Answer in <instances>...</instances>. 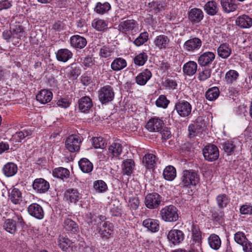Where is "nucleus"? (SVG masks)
<instances>
[{
    "label": "nucleus",
    "instance_id": "nucleus-1",
    "mask_svg": "<svg viewBox=\"0 0 252 252\" xmlns=\"http://www.w3.org/2000/svg\"><path fill=\"white\" fill-rule=\"evenodd\" d=\"M199 182L198 172L192 169L183 171L181 184L184 187L191 188L195 186Z\"/></svg>",
    "mask_w": 252,
    "mask_h": 252
},
{
    "label": "nucleus",
    "instance_id": "nucleus-2",
    "mask_svg": "<svg viewBox=\"0 0 252 252\" xmlns=\"http://www.w3.org/2000/svg\"><path fill=\"white\" fill-rule=\"evenodd\" d=\"M118 30L126 35H134L139 32V24L133 19H127L120 23Z\"/></svg>",
    "mask_w": 252,
    "mask_h": 252
},
{
    "label": "nucleus",
    "instance_id": "nucleus-3",
    "mask_svg": "<svg viewBox=\"0 0 252 252\" xmlns=\"http://www.w3.org/2000/svg\"><path fill=\"white\" fill-rule=\"evenodd\" d=\"M160 215L162 220L165 221H176L179 218L178 210L173 205L166 206L160 211Z\"/></svg>",
    "mask_w": 252,
    "mask_h": 252
},
{
    "label": "nucleus",
    "instance_id": "nucleus-4",
    "mask_svg": "<svg viewBox=\"0 0 252 252\" xmlns=\"http://www.w3.org/2000/svg\"><path fill=\"white\" fill-rule=\"evenodd\" d=\"M191 110L192 106L189 102L184 100H178L175 104L172 113L176 111L180 117L186 118L191 114Z\"/></svg>",
    "mask_w": 252,
    "mask_h": 252
},
{
    "label": "nucleus",
    "instance_id": "nucleus-5",
    "mask_svg": "<svg viewBox=\"0 0 252 252\" xmlns=\"http://www.w3.org/2000/svg\"><path fill=\"white\" fill-rule=\"evenodd\" d=\"M115 93L113 88L110 85H106L98 91V99L102 104L111 101L114 98Z\"/></svg>",
    "mask_w": 252,
    "mask_h": 252
},
{
    "label": "nucleus",
    "instance_id": "nucleus-6",
    "mask_svg": "<svg viewBox=\"0 0 252 252\" xmlns=\"http://www.w3.org/2000/svg\"><path fill=\"white\" fill-rule=\"evenodd\" d=\"M106 218L105 216L98 215L96 213L92 212H90L86 215V221L87 223L93 226H95L96 228V230L97 228H99L100 227L102 223L104 222H107L106 221Z\"/></svg>",
    "mask_w": 252,
    "mask_h": 252
},
{
    "label": "nucleus",
    "instance_id": "nucleus-7",
    "mask_svg": "<svg viewBox=\"0 0 252 252\" xmlns=\"http://www.w3.org/2000/svg\"><path fill=\"white\" fill-rule=\"evenodd\" d=\"M203 154L206 160L209 161H213L219 158V151L216 145L211 144L206 146L203 149Z\"/></svg>",
    "mask_w": 252,
    "mask_h": 252
},
{
    "label": "nucleus",
    "instance_id": "nucleus-8",
    "mask_svg": "<svg viewBox=\"0 0 252 252\" xmlns=\"http://www.w3.org/2000/svg\"><path fill=\"white\" fill-rule=\"evenodd\" d=\"M81 141L77 135H71L68 136L65 142V148L70 152H75L80 149Z\"/></svg>",
    "mask_w": 252,
    "mask_h": 252
},
{
    "label": "nucleus",
    "instance_id": "nucleus-9",
    "mask_svg": "<svg viewBox=\"0 0 252 252\" xmlns=\"http://www.w3.org/2000/svg\"><path fill=\"white\" fill-rule=\"evenodd\" d=\"M202 41L198 37H193L187 40L183 45L184 49L189 52L192 53L199 50L202 46Z\"/></svg>",
    "mask_w": 252,
    "mask_h": 252
},
{
    "label": "nucleus",
    "instance_id": "nucleus-10",
    "mask_svg": "<svg viewBox=\"0 0 252 252\" xmlns=\"http://www.w3.org/2000/svg\"><path fill=\"white\" fill-rule=\"evenodd\" d=\"M161 202V197L158 193H150L145 198V204L149 209L157 208Z\"/></svg>",
    "mask_w": 252,
    "mask_h": 252
},
{
    "label": "nucleus",
    "instance_id": "nucleus-11",
    "mask_svg": "<svg viewBox=\"0 0 252 252\" xmlns=\"http://www.w3.org/2000/svg\"><path fill=\"white\" fill-rule=\"evenodd\" d=\"M163 126V121L157 118L151 119L146 125V128L150 132H159Z\"/></svg>",
    "mask_w": 252,
    "mask_h": 252
},
{
    "label": "nucleus",
    "instance_id": "nucleus-12",
    "mask_svg": "<svg viewBox=\"0 0 252 252\" xmlns=\"http://www.w3.org/2000/svg\"><path fill=\"white\" fill-rule=\"evenodd\" d=\"M97 230L102 239L107 240L112 236L113 225L108 221L104 222L102 225L97 228Z\"/></svg>",
    "mask_w": 252,
    "mask_h": 252
},
{
    "label": "nucleus",
    "instance_id": "nucleus-13",
    "mask_svg": "<svg viewBox=\"0 0 252 252\" xmlns=\"http://www.w3.org/2000/svg\"><path fill=\"white\" fill-rule=\"evenodd\" d=\"M216 57L215 54L212 52H206L198 57L197 62L201 66H208L214 61Z\"/></svg>",
    "mask_w": 252,
    "mask_h": 252
},
{
    "label": "nucleus",
    "instance_id": "nucleus-14",
    "mask_svg": "<svg viewBox=\"0 0 252 252\" xmlns=\"http://www.w3.org/2000/svg\"><path fill=\"white\" fill-rule=\"evenodd\" d=\"M34 190L37 192L42 193L48 191L49 189V183L42 178H37L34 180L32 184Z\"/></svg>",
    "mask_w": 252,
    "mask_h": 252
},
{
    "label": "nucleus",
    "instance_id": "nucleus-15",
    "mask_svg": "<svg viewBox=\"0 0 252 252\" xmlns=\"http://www.w3.org/2000/svg\"><path fill=\"white\" fill-rule=\"evenodd\" d=\"M168 240L174 245L180 243L184 238L183 232L178 229L171 230L167 235Z\"/></svg>",
    "mask_w": 252,
    "mask_h": 252
},
{
    "label": "nucleus",
    "instance_id": "nucleus-16",
    "mask_svg": "<svg viewBox=\"0 0 252 252\" xmlns=\"http://www.w3.org/2000/svg\"><path fill=\"white\" fill-rule=\"evenodd\" d=\"M28 211L30 215L41 220L44 217V211L42 207L37 203H32L28 208Z\"/></svg>",
    "mask_w": 252,
    "mask_h": 252
},
{
    "label": "nucleus",
    "instance_id": "nucleus-17",
    "mask_svg": "<svg viewBox=\"0 0 252 252\" xmlns=\"http://www.w3.org/2000/svg\"><path fill=\"white\" fill-rule=\"evenodd\" d=\"M204 18V13L201 9L193 8L189 12V19L192 24L199 23Z\"/></svg>",
    "mask_w": 252,
    "mask_h": 252
},
{
    "label": "nucleus",
    "instance_id": "nucleus-18",
    "mask_svg": "<svg viewBox=\"0 0 252 252\" xmlns=\"http://www.w3.org/2000/svg\"><path fill=\"white\" fill-rule=\"evenodd\" d=\"M170 43L169 37L164 34L157 36L154 40L155 46L158 49H165L168 48Z\"/></svg>",
    "mask_w": 252,
    "mask_h": 252
},
{
    "label": "nucleus",
    "instance_id": "nucleus-19",
    "mask_svg": "<svg viewBox=\"0 0 252 252\" xmlns=\"http://www.w3.org/2000/svg\"><path fill=\"white\" fill-rule=\"evenodd\" d=\"M79 110L83 113H88L93 106V102L91 98L88 96H85L78 100Z\"/></svg>",
    "mask_w": 252,
    "mask_h": 252
},
{
    "label": "nucleus",
    "instance_id": "nucleus-20",
    "mask_svg": "<svg viewBox=\"0 0 252 252\" xmlns=\"http://www.w3.org/2000/svg\"><path fill=\"white\" fill-rule=\"evenodd\" d=\"M235 23L241 28H250L252 26V18L248 15L244 14L237 18Z\"/></svg>",
    "mask_w": 252,
    "mask_h": 252
},
{
    "label": "nucleus",
    "instance_id": "nucleus-21",
    "mask_svg": "<svg viewBox=\"0 0 252 252\" xmlns=\"http://www.w3.org/2000/svg\"><path fill=\"white\" fill-rule=\"evenodd\" d=\"M53 97L52 93L47 90H41L36 95V100L42 104H46L50 102Z\"/></svg>",
    "mask_w": 252,
    "mask_h": 252
},
{
    "label": "nucleus",
    "instance_id": "nucleus-22",
    "mask_svg": "<svg viewBox=\"0 0 252 252\" xmlns=\"http://www.w3.org/2000/svg\"><path fill=\"white\" fill-rule=\"evenodd\" d=\"M152 75L151 72L149 69H146L135 77V81L140 86L145 85L151 78Z\"/></svg>",
    "mask_w": 252,
    "mask_h": 252
},
{
    "label": "nucleus",
    "instance_id": "nucleus-23",
    "mask_svg": "<svg viewBox=\"0 0 252 252\" xmlns=\"http://www.w3.org/2000/svg\"><path fill=\"white\" fill-rule=\"evenodd\" d=\"M70 44L75 48L82 49L87 44V40L85 38L79 35H73L70 38Z\"/></svg>",
    "mask_w": 252,
    "mask_h": 252
},
{
    "label": "nucleus",
    "instance_id": "nucleus-24",
    "mask_svg": "<svg viewBox=\"0 0 252 252\" xmlns=\"http://www.w3.org/2000/svg\"><path fill=\"white\" fill-rule=\"evenodd\" d=\"M143 225L152 232H157L159 230L158 221L156 219L148 218L143 220Z\"/></svg>",
    "mask_w": 252,
    "mask_h": 252
},
{
    "label": "nucleus",
    "instance_id": "nucleus-25",
    "mask_svg": "<svg viewBox=\"0 0 252 252\" xmlns=\"http://www.w3.org/2000/svg\"><path fill=\"white\" fill-rule=\"evenodd\" d=\"M111 5L108 2L101 1L96 3L94 10L98 14L103 15L107 13L111 9Z\"/></svg>",
    "mask_w": 252,
    "mask_h": 252
},
{
    "label": "nucleus",
    "instance_id": "nucleus-26",
    "mask_svg": "<svg viewBox=\"0 0 252 252\" xmlns=\"http://www.w3.org/2000/svg\"><path fill=\"white\" fill-rule=\"evenodd\" d=\"M236 0H221L220 4L223 10L229 13L233 12L237 8V4Z\"/></svg>",
    "mask_w": 252,
    "mask_h": 252
},
{
    "label": "nucleus",
    "instance_id": "nucleus-27",
    "mask_svg": "<svg viewBox=\"0 0 252 252\" xmlns=\"http://www.w3.org/2000/svg\"><path fill=\"white\" fill-rule=\"evenodd\" d=\"M204 9L209 15H215L219 11L218 3L214 0L209 1L204 6Z\"/></svg>",
    "mask_w": 252,
    "mask_h": 252
},
{
    "label": "nucleus",
    "instance_id": "nucleus-28",
    "mask_svg": "<svg viewBox=\"0 0 252 252\" xmlns=\"http://www.w3.org/2000/svg\"><path fill=\"white\" fill-rule=\"evenodd\" d=\"M218 55L222 59L227 58L231 54V48L227 43L221 44L217 50Z\"/></svg>",
    "mask_w": 252,
    "mask_h": 252
},
{
    "label": "nucleus",
    "instance_id": "nucleus-29",
    "mask_svg": "<svg viewBox=\"0 0 252 252\" xmlns=\"http://www.w3.org/2000/svg\"><path fill=\"white\" fill-rule=\"evenodd\" d=\"M135 167V163L131 159H126L123 162L122 172L124 175L129 176L132 173Z\"/></svg>",
    "mask_w": 252,
    "mask_h": 252
},
{
    "label": "nucleus",
    "instance_id": "nucleus-30",
    "mask_svg": "<svg viewBox=\"0 0 252 252\" xmlns=\"http://www.w3.org/2000/svg\"><path fill=\"white\" fill-rule=\"evenodd\" d=\"M74 242L68 238L60 236L58 239V245L59 247L64 252H67L70 248L73 246Z\"/></svg>",
    "mask_w": 252,
    "mask_h": 252
},
{
    "label": "nucleus",
    "instance_id": "nucleus-31",
    "mask_svg": "<svg viewBox=\"0 0 252 252\" xmlns=\"http://www.w3.org/2000/svg\"><path fill=\"white\" fill-rule=\"evenodd\" d=\"M64 196L67 200L71 203H75L78 201L80 197V194L77 189H68L64 193Z\"/></svg>",
    "mask_w": 252,
    "mask_h": 252
},
{
    "label": "nucleus",
    "instance_id": "nucleus-32",
    "mask_svg": "<svg viewBox=\"0 0 252 252\" xmlns=\"http://www.w3.org/2000/svg\"><path fill=\"white\" fill-rule=\"evenodd\" d=\"M72 57V52L67 49H60L56 53L57 59L60 62H66Z\"/></svg>",
    "mask_w": 252,
    "mask_h": 252
},
{
    "label": "nucleus",
    "instance_id": "nucleus-33",
    "mask_svg": "<svg viewBox=\"0 0 252 252\" xmlns=\"http://www.w3.org/2000/svg\"><path fill=\"white\" fill-rule=\"evenodd\" d=\"M123 151L122 145L118 142H113L108 148V152L112 157L118 158Z\"/></svg>",
    "mask_w": 252,
    "mask_h": 252
},
{
    "label": "nucleus",
    "instance_id": "nucleus-34",
    "mask_svg": "<svg viewBox=\"0 0 252 252\" xmlns=\"http://www.w3.org/2000/svg\"><path fill=\"white\" fill-rule=\"evenodd\" d=\"M197 68V65L195 62L189 61L184 65L183 72L187 75L192 76L196 72Z\"/></svg>",
    "mask_w": 252,
    "mask_h": 252
},
{
    "label": "nucleus",
    "instance_id": "nucleus-35",
    "mask_svg": "<svg viewBox=\"0 0 252 252\" xmlns=\"http://www.w3.org/2000/svg\"><path fill=\"white\" fill-rule=\"evenodd\" d=\"M63 227L66 231L73 233H76L79 231V227L77 224L69 218L64 220Z\"/></svg>",
    "mask_w": 252,
    "mask_h": 252
},
{
    "label": "nucleus",
    "instance_id": "nucleus-36",
    "mask_svg": "<svg viewBox=\"0 0 252 252\" xmlns=\"http://www.w3.org/2000/svg\"><path fill=\"white\" fill-rule=\"evenodd\" d=\"M127 65L126 61L122 58H116L111 63V68L115 71L122 70Z\"/></svg>",
    "mask_w": 252,
    "mask_h": 252
},
{
    "label": "nucleus",
    "instance_id": "nucleus-37",
    "mask_svg": "<svg viewBox=\"0 0 252 252\" xmlns=\"http://www.w3.org/2000/svg\"><path fill=\"white\" fill-rule=\"evenodd\" d=\"M192 240L193 245L200 247L202 243L201 233L198 227L193 226L192 228Z\"/></svg>",
    "mask_w": 252,
    "mask_h": 252
},
{
    "label": "nucleus",
    "instance_id": "nucleus-38",
    "mask_svg": "<svg viewBox=\"0 0 252 252\" xmlns=\"http://www.w3.org/2000/svg\"><path fill=\"white\" fill-rule=\"evenodd\" d=\"M78 164L81 171L84 173H90L93 169V164L86 158H81Z\"/></svg>",
    "mask_w": 252,
    "mask_h": 252
},
{
    "label": "nucleus",
    "instance_id": "nucleus-39",
    "mask_svg": "<svg viewBox=\"0 0 252 252\" xmlns=\"http://www.w3.org/2000/svg\"><path fill=\"white\" fill-rule=\"evenodd\" d=\"M92 26L96 31L102 32L107 29L108 23L103 19L95 18L93 20Z\"/></svg>",
    "mask_w": 252,
    "mask_h": 252
},
{
    "label": "nucleus",
    "instance_id": "nucleus-40",
    "mask_svg": "<svg viewBox=\"0 0 252 252\" xmlns=\"http://www.w3.org/2000/svg\"><path fill=\"white\" fill-rule=\"evenodd\" d=\"M4 174L7 177H11L14 175L17 172V166L12 162L6 164L2 169Z\"/></svg>",
    "mask_w": 252,
    "mask_h": 252
},
{
    "label": "nucleus",
    "instance_id": "nucleus-41",
    "mask_svg": "<svg viewBox=\"0 0 252 252\" xmlns=\"http://www.w3.org/2000/svg\"><path fill=\"white\" fill-rule=\"evenodd\" d=\"M9 198L13 203L19 204L22 201V193L19 189L14 188L9 194Z\"/></svg>",
    "mask_w": 252,
    "mask_h": 252
},
{
    "label": "nucleus",
    "instance_id": "nucleus-42",
    "mask_svg": "<svg viewBox=\"0 0 252 252\" xmlns=\"http://www.w3.org/2000/svg\"><path fill=\"white\" fill-rule=\"evenodd\" d=\"M143 163L147 168H153L156 163V157L152 154H146L143 158Z\"/></svg>",
    "mask_w": 252,
    "mask_h": 252
},
{
    "label": "nucleus",
    "instance_id": "nucleus-43",
    "mask_svg": "<svg viewBox=\"0 0 252 252\" xmlns=\"http://www.w3.org/2000/svg\"><path fill=\"white\" fill-rule=\"evenodd\" d=\"M208 243L210 247L215 250H218L221 246V241L217 235L211 234L208 238Z\"/></svg>",
    "mask_w": 252,
    "mask_h": 252
},
{
    "label": "nucleus",
    "instance_id": "nucleus-44",
    "mask_svg": "<svg viewBox=\"0 0 252 252\" xmlns=\"http://www.w3.org/2000/svg\"><path fill=\"white\" fill-rule=\"evenodd\" d=\"M222 149L227 154L231 155L233 154L236 146L232 141L227 140L221 143Z\"/></svg>",
    "mask_w": 252,
    "mask_h": 252
},
{
    "label": "nucleus",
    "instance_id": "nucleus-45",
    "mask_svg": "<svg viewBox=\"0 0 252 252\" xmlns=\"http://www.w3.org/2000/svg\"><path fill=\"white\" fill-rule=\"evenodd\" d=\"M69 174V171L67 169L63 167L55 168L53 171V175L55 177L62 179L68 178Z\"/></svg>",
    "mask_w": 252,
    "mask_h": 252
},
{
    "label": "nucleus",
    "instance_id": "nucleus-46",
    "mask_svg": "<svg viewBox=\"0 0 252 252\" xmlns=\"http://www.w3.org/2000/svg\"><path fill=\"white\" fill-rule=\"evenodd\" d=\"M176 175V169L173 166H168L163 170V176L166 180H173L175 178Z\"/></svg>",
    "mask_w": 252,
    "mask_h": 252
},
{
    "label": "nucleus",
    "instance_id": "nucleus-47",
    "mask_svg": "<svg viewBox=\"0 0 252 252\" xmlns=\"http://www.w3.org/2000/svg\"><path fill=\"white\" fill-rule=\"evenodd\" d=\"M146 6L150 11L156 13L161 11L163 8L162 4L158 1L153 0L148 3L146 2Z\"/></svg>",
    "mask_w": 252,
    "mask_h": 252
},
{
    "label": "nucleus",
    "instance_id": "nucleus-48",
    "mask_svg": "<svg viewBox=\"0 0 252 252\" xmlns=\"http://www.w3.org/2000/svg\"><path fill=\"white\" fill-rule=\"evenodd\" d=\"M13 38L20 39L24 37L25 32L22 26L16 25L11 28Z\"/></svg>",
    "mask_w": 252,
    "mask_h": 252
},
{
    "label": "nucleus",
    "instance_id": "nucleus-49",
    "mask_svg": "<svg viewBox=\"0 0 252 252\" xmlns=\"http://www.w3.org/2000/svg\"><path fill=\"white\" fill-rule=\"evenodd\" d=\"M3 226L6 231L11 234L15 233L17 230L16 222L12 219L6 220Z\"/></svg>",
    "mask_w": 252,
    "mask_h": 252
},
{
    "label": "nucleus",
    "instance_id": "nucleus-50",
    "mask_svg": "<svg viewBox=\"0 0 252 252\" xmlns=\"http://www.w3.org/2000/svg\"><path fill=\"white\" fill-rule=\"evenodd\" d=\"M220 94V91L217 87L211 88L206 92L205 96L207 100L214 101L216 100Z\"/></svg>",
    "mask_w": 252,
    "mask_h": 252
},
{
    "label": "nucleus",
    "instance_id": "nucleus-51",
    "mask_svg": "<svg viewBox=\"0 0 252 252\" xmlns=\"http://www.w3.org/2000/svg\"><path fill=\"white\" fill-rule=\"evenodd\" d=\"M69 72L68 76L73 79H76L81 74V69L79 66H77L76 63H72L68 67Z\"/></svg>",
    "mask_w": 252,
    "mask_h": 252
},
{
    "label": "nucleus",
    "instance_id": "nucleus-52",
    "mask_svg": "<svg viewBox=\"0 0 252 252\" xmlns=\"http://www.w3.org/2000/svg\"><path fill=\"white\" fill-rule=\"evenodd\" d=\"M216 201L219 207L223 208L228 204L229 199L225 194H220L217 196Z\"/></svg>",
    "mask_w": 252,
    "mask_h": 252
},
{
    "label": "nucleus",
    "instance_id": "nucleus-53",
    "mask_svg": "<svg viewBox=\"0 0 252 252\" xmlns=\"http://www.w3.org/2000/svg\"><path fill=\"white\" fill-rule=\"evenodd\" d=\"M239 76L238 72L234 70H230L225 74V79L227 84H232Z\"/></svg>",
    "mask_w": 252,
    "mask_h": 252
},
{
    "label": "nucleus",
    "instance_id": "nucleus-54",
    "mask_svg": "<svg viewBox=\"0 0 252 252\" xmlns=\"http://www.w3.org/2000/svg\"><path fill=\"white\" fill-rule=\"evenodd\" d=\"M149 39V34L147 32H145L141 33L134 40L133 43L137 46H139L145 42Z\"/></svg>",
    "mask_w": 252,
    "mask_h": 252
},
{
    "label": "nucleus",
    "instance_id": "nucleus-55",
    "mask_svg": "<svg viewBox=\"0 0 252 252\" xmlns=\"http://www.w3.org/2000/svg\"><path fill=\"white\" fill-rule=\"evenodd\" d=\"M163 86L166 89L169 90H174L177 87V83L175 79L166 78L164 81L162 82Z\"/></svg>",
    "mask_w": 252,
    "mask_h": 252
},
{
    "label": "nucleus",
    "instance_id": "nucleus-56",
    "mask_svg": "<svg viewBox=\"0 0 252 252\" xmlns=\"http://www.w3.org/2000/svg\"><path fill=\"white\" fill-rule=\"evenodd\" d=\"M170 101L164 95H160L156 101V105L158 107L166 108Z\"/></svg>",
    "mask_w": 252,
    "mask_h": 252
},
{
    "label": "nucleus",
    "instance_id": "nucleus-57",
    "mask_svg": "<svg viewBox=\"0 0 252 252\" xmlns=\"http://www.w3.org/2000/svg\"><path fill=\"white\" fill-rule=\"evenodd\" d=\"M94 187L98 192H102L107 189L106 184L102 180L95 181L94 183Z\"/></svg>",
    "mask_w": 252,
    "mask_h": 252
},
{
    "label": "nucleus",
    "instance_id": "nucleus-58",
    "mask_svg": "<svg viewBox=\"0 0 252 252\" xmlns=\"http://www.w3.org/2000/svg\"><path fill=\"white\" fill-rule=\"evenodd\" d=\"M147 59L148 56L146 53H140L134 58V62L136 65L142 66L144 64Z\"/></svg>",
    "mask_w": 252,
    "mask_h": 252
},
{
    "label": "nucleus",
    "instance_id": "nucleus-59",
    "mask_svg": "<svg viewBox=\"0 0 252 252\" xmlns=\"http://www.w3.org/2000/svg\"><path fill=\"white\" fill-rule=\"evenodd\" d=\"M32 130L31 128H27L16 132L15 135L19 138V139L22 140L26 137L32 135Z\"/></svg>",
    "mask_w": 252,
    "mask_h": 252
},
{
    "label": "nucleus",
    "instance_id": "nucleus-60",
    "mask_svg": "<svg viewBox=\"0 0 252 252\" xmlns=\"http://www.w3.org/2000/svg\"><path fill=\"white\" fill-rule=\"evenodd\" d=\"M212 69L210 68H205L201 72L199 73L198 79L201 81H204L210 77Z\"/></svg>",
    "mask_w": 252,
    "mask_h": 252
},
{
    "label": "nucleus",
    "instance_id": "nucleus-61",
    "mask_svg": "<svg viewBox=\"0 0 252 252\" xmlns=\"http://www.w3.org/2000/svg\"><path fill=\"white\" fill-rule=\"evenodd\" d=\"M234 240L241 246L246 242L248 239L245 234L242 232H237L234 234Z\"/></svg>",
    "mask_w": 252,
    "mask_h": 252
},
{
    "label": "nucleus",
    "instance_id": "nucleus-62",
    "mask_svg": "<svg viewBox=\"0 0 252 252\" xmlns=\"http://www.w3.org/2000/svg\"><path fill=\"white\" fill-rule=\"evenodd\" d=\"M93 145L96 148L103 149L105 147V141L101 137H94L92 139Z\"/></svg>",
    "mask_w": 252,
    "mask_h": 252
},
{
    "label": "nucleus",
    "instance_id": "nucleus-63",
    "mask_svg": "<svg viewBox=\"0 0 252 252\" xmlns=\"http://www.w3.org/2000/svg\"><path fill=\"white\" fill-rule=\"evenodd\" d=\"M212 216L214 220L219 222H221L223 220L224 215L222 211L218 210L212 213Z\"/></svg>",
    "mask_w": 252,
    "mask_h": 252
},
{
    "label": "nucleus",
    "instance_id": "nucleus-64",
    "mask_svg": "<svg viewBox=\"0 0 252 252\" xmlns=\"http://www.w3.org/2000/svg\"><path fill=\"white\" fill-rule=\"evenodd\" d=\"M82 64L86 67H90L94 64V60L91 56L85 57L82 62Z\"/></svg>",
    "mask_w": 252,
    "mask_h": 252
}]
</instances>
